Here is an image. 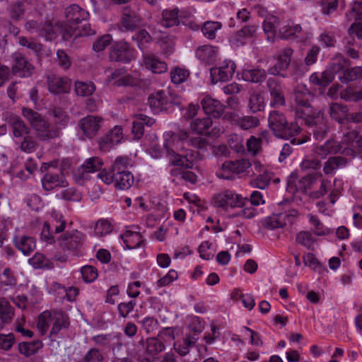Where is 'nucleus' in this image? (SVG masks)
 <instances>
[{"mask_svg":"<svg viewBox=\"0 0 362 362\" xmlns=\"http://www.w3.org/2000/svg\"><path fill=\"white\" fill-rule=\"evenodd\" d=\"M268 127L277 138L291 139L293 145H299L305 143L308 136L304 138H294L301 132L300 126L295 122H289L285 115L279 110L270 111L268 116Z\"/></svg>","mask_w":362,"mask_h":362,"instance_id":"f257e3e1","label":"nucleus"},{"mask_svg":"<svg viewBox=\"0 0 362 362\" xmlns=\"http://www.w3.org/2000/svg\"><path fill=\"white\" fill-rule=\"evenodd\" d=\"M23 115L35 130L37 136L40 140H49L59 136V130L54 127H51L38 112L29 108H23Z\"/></svg>","mask_w":362,"mask_h":362,"instance_id":"f03ea898","label":"nucleus"},{"mask_svg":"<svg viewBox=\"0 0 362 362\" xmlns=\"http://www.w3.org/2000/svg\"><path fill=\"white\" fill-rule=\"evenodd\" d=\"M293 98L296 105V113L298 118L310 117L317 110L313 109L310 103L313 95L305 84H298L293 89Z\"/></svg>","mask_w":362,"mask_h":362,"instance_id":"7ed1b4c3","label":"nucleus"},{"mask_svg":"<svg viewBox=\"0 0 362 362\" xmlns=\"http://www.w3.org/2000/svg\"><path fill=\"white\" fill-rule=\"evenodd\" d=\"M177 136L172 137V141H168L164 144L169 157V161L173 165L185 167V168H192L193 161L197 156V152L187 151L179 153L175 151L178 150L179 142H175Z\"/></svg>","mask_w":362,"mask_h":362,"instance_id":"20e7f679","label":"nucleus"},{"mask_svg":"<svg viewBox=\"0 0 362 362\" xmlns=\"http://www.w3.org/2000/svg\"><path fill=\"white\" fill-rule=\"evenodd\" d=\"M85 240V234L78 230H72L62 234L58 242L65 252L76 256L81 253Z\"/></svg>","mask_w":362,"mask_h":362,"instance_id":"39448f33","label":"nucleus"},{"mask_svg":"<svg viewBox=\"0 0 362 362\" xmlns=\"http://www.w3.org/2000/svg\"><path fill=\"white\" fill-rule=\"evenodd\" d=\"M302 119L312 131L315 140L322 141L325 139L329 132V126L321 111L317 110L310 117H305Z\"/></svg>","mask_w":362,"mask_h":362,"instance_id":"423d86ee","label":"nucleus"},{"mask_svg":"<svg viewBox=\"0 0 362 362\" xmlns=\"http://www.w3.org/2000/svg\"><path fill=\"white\" fill-rule=\"evenodd\" d=\"M251 166L252 163L247 159L244 158L234 161H226L217 172V175L218 177L225 180H233L235 175L244 173Z\"/></svg>","mask_w":362,"mask_h":362,"instance_id":"0eeeda50","label":"nucleus"},{"mask_svg":"<svg viewBox=\"0 0 362 362\" xmlns=\"http://www.w3.org/2000/svg\"><path fill=\"white\" fill-rule=\"evenodd\" d=\"M293 50L290 47L284 48L276 57V63L274 65L271 66L267 69V73L273 76H280L283 78L286 77L284 71L288 68L291 62V56L293 55Z\"/></svg>","mask_w":362,"mask_h":362,"instance_id":"6e6552de","label":"nucleus"},{"mask_svg":"<svg viewBox=\"0 0 362 362\" xmlns=\"http://www.w3.org/2000/svg\"><path fill=\"white\" fill-rule=\"evenodd\" d=\"M110 59L113 62L129 63L134 59V49L126 42H115L111 47Z\"/></svg>","mask_w":362,"mask_h":362,"instance_id":"1a4fd4ad","label":"nucleus"},{"mask_svg":"<svg viewBox=\"0 0 362 362\" xmlns=\"http://www.w3.org/2000/svg\"><path fill=\"white\" fill-rule=\"evenodd\" d=\"M235 64L231 60H224L219 66L210 69L213 83L230 80L235 71Z\"/></svg>","mask_w":362,"mask_h":362,"instance_id":"9d476101","label":"nucleus"},{"mask_svg":"<svg viewBox=\"0 0 362 362\" xmlns=\"http://www.w3.org/2000/svg\"><path fill=\"white\" fill-rule=\"evenodd\" d=\"M267 87L270 95V106L278 107L286 105V98L280 81L274 78H269Z\"/></svg>","mask_w":362,"mask_h":362,"instance_id":"9b49d317","label":"nucleus"},{"mask_svg":"<svg viewBox=\"0 0 362 362\" xmlns=\"http://www.w3.org/2000/svg\"><path fill=\"white\" fill-rule=\"evenodd\" d=\"M12 72L19 77L30 76L34 71V66L20 52L12 54Z\"/></svg>","mask_w":362,"mask_h":362,"instance_id":"f8f14e48","label":"nucleus"},{"mask_svg":"<svg viewBox=\"0 0 362 362\" xmlns=\"http://www.w3.org/2000/svg\"><path fill=\"white\" fill-rule=\"evenodd\" d=\"M47 82L49 91L53 94L68 93L71 90V80L66 76L49 75Z\"/></svg>","mask_w":362,"mask_h":362,"instance_id":"ddd939ff","label":"nucleus"},{"mask_svg":"<svg viewBox=\"0 0 362 362\" xmlns=\"http://www.w3.org/2000/svg\"><path fill=\"white\" fill-rule=\"evenodd\" d=\"M214 205L217 207L231 208L240 206L243 204L240 195L235 194L232 191L226 190L214 197Z\"/></svg>","mask_w":362,"mask_h":362,"instance_id":"4468645a","label":"nucleus"},{"mask_svg":"<svg viewBox=\"0 0 362 362\" xmlns=\"http://www.w3.org/2000/svg\"><path fill=\"white\" fill-rule=\"evenodd\" d=\"M102 118L89 115L82 118L78 122V127L83 132V134L89 138H93L100 128Z\"/></svg>","mask_w":362,"mask_h":362,"instance_id":"2eb2a0df","label":"nucleus"},{"mask_svg":"<svg viewBox=\"0 0 362 362\" xmlns=\"http://www.w3.org/2000/svg\"><path fill=\"white\" fill-rule=\"evenodd\" d=\"M296 179L297 175L293 173L288 177L287 189L291 193H295L298 189L306 191L308 189H311L316 182V177L313 175L303 177L298 181V185L296 184Z\"/></svg>","mask_w":362,"mask_h":362,"instance_id":"dca6fc26","label":"nucleus"},{"mask_svg":"<svg viewBox=\"0 0 362 362\" xmlns=\"http://www.w3.org/2000/svg\"><path fill=\"white\" fill-rule=\"evenodd\" d=\"M142 350L148 356L155 357L165 349L164 342L158 337L142 339L139 342Z\"/></svg>","mask_w":362,"mask_h":362,"instance_id":"f3484780","label":"nucleus"},{"mask_svg":"<svg viewBox=\"0 0 362 362\" xmlns=\"http://www.w3.org/2000/svg\"><path fill=\"white\" fill-rule=\"evenodd\" d=\"M341 144L334 139H328L322 145L316 146L313 152L314 156L325 159L329 154H337L341 152Z\"/></svg>","mask_w":362,"mask_h":362,"instance_id":"a211bd4d","label":"nucleus"},{"mask_svg":"<svg viewBox=\"0 0 362 362\" xmlns=\"http://www.w3.org/2000/svg\"><path fill=\"white\" fill-rule=\"evenodd\" d=\"M202 107L207 115H211L214 117H220L225 109V106L218 100L206 95L201 101Z\"/></svg>","mask_w":362,"mask_h":362,"instance_id":"6ab92c4d","label":"nucleus"},{"mask_svg":"<svg viewBox=\"0 0 362 362\" xmlns=\"http://www.w3.org/2000/svg\"><path fill=\"white\" fill-rule=\"evenodd\" d=\"M61 33L63 38L69 40L72 36L75 38L79 36H88L94 34L95 31L90 28L89 24H84L81 28L66 24L62 27Z\"/></svg>","mask_w":362,"mask_h":362,"instance_id":"aec40b11","label":"nucleus"},{"mask_svg":"<svg viewBox=\"0 0 362 362\" xmlns=\"http://www.w3.org/2000/svg\"><path fill=\"white\" fill-rule=\"evenodd\" d=\"M42 185L44 189L49 191L58 187H65L68 182L62 174L49 172L42 178Z\"/></svg>","mask_w":362,"mask_h":362,"instance_id":"412c9836","label":"nucleus"},{"mask_svg":"<svg viewBox=\"0 0 362 362\" xmlns=\"http://www.w3.org/2000/svg\"><path fill=\"white\" fill-rule=\"evenodd\" d=\"M155 123V120L143 114L137 115L132 122V133L134 139H140L144 133V125L148 127L152 126Z\"/></svg>","mask_w":362,"mask_h":362,"instance_id":"4be33fe9","label":"nucleus"},{"mask_svg":"<svg viewBox=\"0 0 362 362\" xmlns=\"http://www.w3.org/2000/svg\"><path fill=\"white\" fill-rule=\"evenodd\" d=\"M66 18L69 23L78 24L83 21H86L89 17L88 11H85L76 4L71 5L67 7L65 11Z\"/></svg>","mask_w":362,"mask_h":362,"instance_id":"5701e85b","label":"nucleus"},{"mask_svg":"<svg viewBox=\"0 0 362 362\" xmlns=\"http://www.w3.org/2000/svg\"><path fill=\"white\" fill-rule=\"evenodd\" d=\"M143 65L154 74H163L168 70L167 64L151 54H144Z\"/></svg>","mask_w":362,"mask_h":362,"instance_id":"b1692460","label":"nucleus"},{"mask_svg":"<svg viewBox=\"0 0 362 362\" xmlns=\"http://www.w3.org/2000/svg\"><path fill=\"white\" fill-rule=\"evenodd\" d=\"M218 49L216 47L209 45L199 46L195 52L197 58L208 64H213L218 56Z\"/></svg>","mask_w":362,"mask_h":362,"instance_id":"393cba45","label":"nucleus"},{"mask_svg":"<svg viewBox=\"0 0 362 362\" xmlns=\"http://www.w3.org/2000/svg\"><path fill=\"white\" fill-rule=\"evenodd\" d=\"M15 247L24 255H30L36 247L34 238L27 235H16L13 238Z\"/></svg>","mask_w":362,"mask_h":362,"instance_id":"a878e982","label":"nucleus"},{"mask_svg":"<svg viewBox=\"0 0 362 362\" xmlns=\"http://www.w3.org/2000/svg\"><path fill=\"white\" fill-rule=\"evenodd\" d=\"M141 23V18L135 11L125 8L121 20L122 26L127 30H134L137 28Z\"/></svg>","mask_w":362,"mask_h":362,"instance_id":"bb28decb","label":"nucleus"},{"mask_svg":"<svg viewBox=\"0 0 362 362\" xmlns=\"http://www.w3.org/2000/svg\"><path fill=\"white\" fill-rule=\"evenodd\" d=\"M103 162L98 157H91L87 159L78 168V173L85 179L88 173H95L101 170Z\"/></svg>","mask_w":362,"mask_h":362,"instance_id":"cd10ccee","label":"nucleus"},{"mask_svg":"<svg viewBox=\"0 0 362 362\" xmlns=\"http://www.w3.org/2000/svg\"><path fill=\"white\" fill-rule=\"evenodd\" d=\"M148 103L151 108L158 112L168 108V98L163 90H158L148 97Z\"/></svg>","mask_w":362,"mask_h":362,"instance_id":"c85d7f7f","label":"nucleus"},{"mask_svg":"<svg viewBox=\"0 0 362 362\" xmlns=\"http://www.w3.org/2000/svg\"><path fill=\"white\" fill-rule=\"evenodd\" d=\"M153 35L158 39L163 52L166 55H170L174 51V38L156 28L153 31Z\"/></svg>","mask_w":362,"mask_h":362,"instance_id":"c756f323","label":"nucleus"},{"mask_svg":"<svg viewBox=\"0 0 362 362\" xmlns=\"http://www.w3.org/2000/svg\"><path fill=\"white\" fill-rule=\"evenodd\" d=\"M242 78L248 82L261 83L266 78V71L259 68L244 69L242 71Z\"/></svg>","mask_w":362,"mask_h":362,"instance_id":"7c9ffc66","label":"nucleus"},{"mask_svg":"<svg viewBox=\"0 0 362 362\" xmlns=\"http://www.w3.org/2000/svg\"><path fill=\"white\" fill-rule=\"evenodd\" d=\"M265 107L264 98L260 92L252 91L250 93L247 108L252 113L264 110Z\"/></svg>","mask_w":362,"mask_h":362,"instance_id":"2f4dec72","label":"nucleus"},{"mask_svg":"<svg viewBox=\"0 0 362 362\" xmlns=\"http://www.w3.org/2000/svg\"><path fill=\"white\" fill-rule=\"evenodd\" d=\"M263 30L267 35L268 40H274L275 35H279L280 23L274 16H269L266 18L263 23Z\"/></svg>","mask_w":362,"mask_h":362,"instance_id":"473e14b6","label":"nucleus"},{"mask_svg":"<svg viewBox=\"0 0 362 362\" xmlns=\"http://www.w3.org/2000/svg\"><path fill=\"white\" fill-rule=\"evenodd\" d=\"M115 185L120 189H127L134 183V176L129 171H117L115 175Z\"/></svg>","mask_w":362,"mask_h":362,"instance_id":"72a5a7b5","label":"nucleus"},{"mask_svg":"<svg viewBox=\"0 0 362 362\" xmlns=\"http://www.w3.org/2000/svg\"><path fill=\"white\" fill-rule=\"evenodd\" d=\"M8 123L12 127L13 134L15 137H21L30 132L29 127L18 116H11Z\"/></svg>","mask_w":362,"mask_h":362,"instance_id":"f704fd0d","label":"nucleus"},{"mask_svg":"<svg viewBox=\"0 0 362 362\" xmlns=\"http://www.w3.org/2000/svg\"><path fill=\"white\" fill-rule=\"evenodd\" d=\"M340 98L346 102L358 103L362 100V87L347 86L341 90Z\"/></svg>","mask_w":362,"mask_h":362,"instance_id":"c9c22d12","label":"nucleus"},{"mask_svg":"<svg viewBox=\"0 0 362 362\" xmlns=\"http://www.w3.org/2000/svg\"><path fill=\"white\" fill-rule=\"evenodd\" d=\"M122 238L129 249H134L139 247L144 240L139 232L127 230L122 235Z\"/></svg>","mask_w":362,"mask_h":362,"instance_id":"e433bc0d","label":"nucleus"},{"mask_svg":"<svg viewBox=\"0 0 362 362\" xmlns=\"http://www.w3.org/2000/svg\"><path fill=\"white\" fill-rule=\"evenodd\" d=\"M347 163V159L341 156L330 157L325 163L323 171L326 175L332 174L335 170L344 167Z\"/></svg>","mask_w":362,"mask_h":362,"instance_id":"4c0bfd02","label":"nucleus"},{"mask_svg":"<svg viewBox=\"0 0 362 362\" xmlns=\"http://www.w3.org/2000/svg\"><path fill=\"white\" fill-rule=\"evenodd\" d=\"M349 109L346 105L331 103L329 107L330 117L339 123H343L346 118Z\"/></svg>","mask_w":362,"mask_h":362,"instance_id":"58836bf2","label":"nucleus"},{"mask_svg":"<svg viewBox=\"0 0 362 362\" xmlns=\"http://www.w3.org/2000/svg\"><path fill=\"white\" fill-rule=\"evenodd\" d=\"M198 340V337L188 334L183 340V344L175 342L174 349L181 356H185L189 353L190 348L194 346Z\"/></svg>","mask_w":362,"mask_h":362,"instance_id":"ea45409f","label":"nucleus"},{"mask_svg":"<svg viewBox=\"0 0 362 362\" xmlns=\"http://www.w3.org/2000/svg\"><path fill=\"white\" fill-rule=\"evenodd\" d=\"M162 17L160 25L163 27L170 28L180 23L177 9L165 10L163 11Z\"/></svg>","mask_w":362,"mask_h":362,"instance_id":"a19ab883","label":"nucleus"},{"mask_svg":"<svg viewBox=\"0 0 362 362\" xmlns=\"http://www.w3.org/2000/svg\"><path fill=\"white\" fill-rule=\"evenodd\" d=\"M10 18L14 21H18L24 18L25 13V4L22 1H16L8 8Z\"/></svg>","mask_w":362,"mask_h":362,"instance_id":"79ce46f5","label":"nucleus"},{"mask_svg":"<svg viewBox=\"0 0 362 362\" xmlns=\"http://www.w3.org/2000/svg\"><path fill=\"white\" fill-rule=\"evenodd\" d=\"M53 322L50 331V336H57L62 329H67L69 326V320L67 316L60 314L52 318Z\"/></svg>","mask_w":362,"mask_h":362,"instance_id":"37998d69","label":"nucleus"},{"mask_svg":"<svg viewBox=\"0 0 362 362\" xmlns=\"http://www.w3.org/2000/svg\"><path fill=\"white\" fill-rule=\"evenodd\" d=\"M29 264L35 269H52L54 264L43 254L37 252L28 259Z\"/></svg>","mask_w":362,"mask_h":362,"instance_id":"c03bdc74","label":"nucleus"},{"mask_svg":"<svg viewBox=\"0 0 362 362\" xmlns=\"http://www.w3.org/2000/svg\"><path fill=\"white\" fill-rule=\"evenodd\" d=\"M212 119L209 117L204 118H197L192 120L190 123L191 129L197 134H203L212 125Z\"/></svg>","mask_w":362,"mask_h":362,"instance_id":"a18cd8bd","label":"nucleus"},{"mask_svg":"<svg viewBox=\"0 0 362 362\" xmlns=\"http://www.w3.org/2000/svg\"><path fill=\"white\" fill-rule=\"evenodd\" d=\"M133 41L136 42L138 47L144 52L148 45L151 42L152 37L151 35L145 30H141L136 33L132 37Z\"/></svg>","mask_w":362,"mask_h":362,"instance_id":"49530a36","label":"nucleus"},{"mask_svg":"<svg viewBox=\"0 0 362 362\" xmlns=\"http://www.w3.org/2000/svg\"><path fill=\"white\" fill-rule=\"evenodd\" d=\"M14 316V310L10 303L0 299V320L2 323H9Z\"/></svg>","mask_w":362,"mask_h":362,"instance_id":"de8ad7c7","label":"nucleus"},{"mask_svg":"<svg viewBox=\"0 0 362 362\" xmlns=\"http://www.w3.org/2000/svg\"><path fill=\"white\" fill-rule=\"evenodd\" d=\"M95 86L92 82L76 81L75 83V92L78 96L88 97L92 95Z\"/></svg>","mask_w":362,"mask_h":362,"instance_id":"09e8293b","label":"nucleus"},{"mask_svg":"<svg viewBox=\"0 0 362 362\" xmlns=\"http://www.w3.org/2000/svg\"><path fill=\"white\" fill-rule=\"evenodd\" d=\"M222 25L216 21H207L202 26V32L203 35L209 40H214L216 35V31L220 30Z\"/></svg>","mask_w":362,"mask_h":362,"instance_id":"8fccbe9b","label":"nucleus"},{"mask_svg":"<svg viewBox=\"0 0 362 362\" xmlns=\"http://www.w3.org/2000/svg\"><path fill=\"white\" fill-rule=\"evenodd\" d=\"M285 225L284 215L282 214L269 216L264 220V226L269 230L283 228Z\"/></svg>","mask_w":362,"mask_h":362,"instance_id":"3c124183","label":"nucleus"},{"mask_svg":"<svg viewBox=\"0 0 362 362\" xmlns=\"http://www.w3.org/2000/svg\"><path fill=\"white\" fill-rule=\"evenodd\" d=\"M259 125V119L255 116L247 115L240 117L237 126L243 130L255 128Z\"/></svg>","mask_w":362,"mask_h":362,"instance_id":"603ef678","label":"nucleus"},{"mask_svg":"<svg viewBox=\"0 0 362 362\" xmlns=\"http://www.w3.org/2000/svg\"><path fill=\"white\" fill-rule=\"evenodd\" d=\"M0 284L2 286L10 288L16 286L17 279L14 275V272L9 267H6L4 269L3 273L0 276Z\"/></svg>","mask_w":362,"mask_h":362,"instance_id":"864d4df0","label":"nucleus"},{"mask_svg":"<svg viewBox=\"0 0 362 362\" xmlns=\"http://www.w3.org/2000/svg\"><path fill=\"white\" fill-rule=\"evenodd\" d=\"M52 322V315L49 311H44L38 317L37 327L42 335H45Z\"/></svg>","mask_w":362,"mask_h":362,"instance_id":"5fc2aeb1","label":"nucleus"},{"mask_svg":"<svg viewBox=\"0 0 362 362\" xmlns=\"http://www.w3.org/2000/svg\"><path fill=\"white\" fill-rule=\"evenodd\" d=\"M189 73L187 69L176 67L170 71L171 81L175 84L183 83L188 77Z\"/></svg>","mask_w":362,"mask_h":362,"instance_id":"6e6d98bb","label":"nucleus"},{"mask_svg":"<svg viewBox=\"0 0 362 362\" xmlns=\"http://www.w3.org/2000/svg\"><path fill=\"white\" fill-rule=\"evenodd\" d=\"M18 43L20 45L27 47L36 54L40 52L42 49V45L40 43L32 38H28L23 36L18 37Z\"/></svg>","mask_w":362,"mask_h":362,"instance_id":"4d7b16f0","label":"nucleus"},{"mask_svg":"<svg viewBox=\"0 0 362 362\" xmlns=\"http://www.w3.org/2000/svg\"><path fill=\"white\" fill-rule=\"evenodd\" d=\"M139 323L141 325L142 329L147 333L151 334L156 331L159 327L158 320L153 317H145L139 320Z\"/></svg>","mask_w":362,"mask_h":362,"instance_id":"13d9d810","label":"nucleus"},{"mask_svg":"<svg viewBox=\"0 0 362 362\" xmlns=\"http://www.w3.org/2000/svg\"><path fill=\"white\" fill-rule=\"evenodd\" d=\"M57 197L71 202H79L81 199V194L73 187L62 191Z\"/></svg>","mask_w":362,"mask_h":362,"instance_id":"bf43d9fd","label":"nucleus"},{"mask_svg":"<svg viewBox=\"0 0 362 362\" xmlns=\"http://www.w3.org/2000/svg\"><path fill=\"white\" fill-rule=\"evenodd\" d=\"M301 31V26L300 25H286L281 26L279 28V36L281 38H288L291 36L299 33Z\"/></svg>","mask_w":362,"mask_h":362,"instance_id":"052dcab7","label":"nucleus"},{"mask_svg":"<svg viewBox=\"0 0 362 362\" xmlns=\"http://www.w3.org/2000/svg\"><path fill=\"white\" fill-rule=\"evenodd\" d=\"M122 139V129L120 127H115L104 138V141L112 145L117 144Z\"/></svg>","mask_w":362,"mask_h":362,"instance_id":"680f3d73","label":"nucleus"},{"mask_svg":"<svg viewBox=\"0 0 362 362\" xmlns=\"http://www.w3.org/2000/svg\"><path fill=\"white\" fill-rule=\"evenodd\" d=\"M112 231V226L110 223L104 219H100L97 221L95 228L94 233L97 236H103L109 234Z\"/></svg>","mask_w":362,"mask_h":362,"instance_id":"e2e57ef3","label":"nucleus"},{"mask_svg":"<svg viewBox=\"0 0 362 362\" xmlns=\"http://www.w3.org/2000/svg\"><path fill=\"white\" fill-rule=\"evenodd\" d=\"M331 188V182L328 180H322L318 190L310 192L309 197L313 199H319L326 194Z\"/></svg>","mask_w":362,"mask_h":362,"instance_id":"0e129e2a","label":"nucleus"},{"mask_svg":"<svg viewBox=\"0 0 362 362\" xmlns=\"http://www.w3.org/2000/svg\"><path fill=\"white\" fill-rule=\"evenodd\" d=\"M270 180L271 176L269 173L259 174L255 179L251 181V185L254 187L264 189L268 187Z\"/></svg>","mask_w":362,"mask_h":362,"instance_id":"69168bd1","label":"nucleus"},{"mask_svg":"<svg viewBox=\"0 0 362 362\" xmlns=\"http://www.w3.org/2000/svg\"><path fill=\"white\" fill-rule=\"evenodd\" d=\"M103 360V354L96 348L90 349L80 361V362H101Z\"/></svg>","mask_w":362,"mask_h":362,"instance_id":"338daca9","label":"nucleus"},{"mask_svg":"<svg viewBox=\"0 0 362 362\" xmlns=\"http://www.w3.org/2000/svg\"><path fill=\"white\" fill-rule=\"evenodd\" d=\"M81 274L86 282H93L98 276L97 269L90 265H86L81 268Z\"/></svg>","mask_w":362,"mask_h":362,"instance_id":"774afa93","label":"nucleus"}]
</instances>
